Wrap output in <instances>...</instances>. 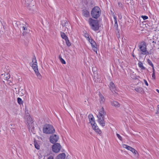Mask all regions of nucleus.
<instances>
[{
    "label": "nucleus",
    "mask_w": 159,
    "mask_h": 159,
    "mask_svg": "<svg viewBox=\"0 0 159 159\" xmlns=\"http://www.w3.org/2000/svg\"><path fill=\"white\" fill-rule=\"evenodd\" d=\"M106 114V112L104 111L103 107H102L99 110L98 114L97 116L98 122L102 127H104L105 125L104 118Z\"/></svg>",
    "instance_id": "1"
},
{
    "label": "nucleus",
    "mask_w": 159,
    "mask_h": 159,
    "mask_svg": "<svg viewBox=\"0 0 159 159\" xmlns=\"http://www.w3.org/2000/svg\"><path fill=\"white\" fill-rule=\"evenodd\" d=\"M89 23L91 29L94 31H97L99 30V24L97 20H95L90 18L89 19Z\"/></svg>",
    "instance_id": "2"
},
{
    "label": "nucleus",
    "mask_w": 159,
    "mask_h": 159,
    "mask_svg": "<svg viewBox=\"0 0 159 159\" xmlns=\"http://www.w3.org/2000/svg\"><path fill=\"white\" fill-rule=\"evenodd\" d=\"M141 52V54L144 55L151 54V53L148 52L147 50L146 43L144 41H142L139 43V46Z\"/></svg>",
    "instance_id": "3"
},
{
    "label": "nucleus",
    "mask_w": 159,
    "mask_h": 159,
    "mask_svg": "<svg viewBox=\"0 0 159 159\" xmlns=\"http://www.w3.org/2000/svg\"><path fill=\"white\" fill-rule=\"evenodd\" d=\"M55 129L53 127L49 124L45 125L43 128V132L47 134H50L55 132Z\"/></svg>",
    "instance_id": "4"
},
{
    "label": "nucleus",
    "mask_w": 159,
    "mask_h": 159,
    "mask_svg": "<svg viewBox=\"0 0 159 159\" xmlns=\"http://www.w3.org/2000/svg\"><path fill=\"white\" fill-rule=\"evenodd\" d=\"M101 14L100 8L98 7H95L91 11L92 16L95 19L98 18Z\"/></svg>",
    "instance_id": "5"
},
{
    "label": "nucleus",
    "mask_w": 159,
    "mask_h": 159,
    "mask_svg": "<svg viewBox=\"0 0 159 159\" xmlns=\"http://www.w3.org/2000/svg\"><path fill=\"white\" fill-rule=\"evenodd\" d=\"M25 120L26 122L28 125L29 128L33 127V121L32 118L30 116V115H27L25 116Z\"/></svg>",
    "instance_id": "6"
},
{
    "label": "nucleus",
    "mask_w": 159,
    "mask_h": 159,
    "mask_svg": "<svg viewBox=\"0 0 159 159\" xmlns=\"http://www.w3.org/2000/svg\"><path fill=\"white\" fill-rule=\"evenodd\" d=\"M122 146L124 148H126L127 150L131 151L134 154L135 156L136 157H138V156L139 154L138 152L134 148L125 144H123Z\"/></svg>",
    "instance_id": "7"
},
{
    "label": "nucleus",
    "mask_w": 159,
    "mask_h": 159,
    "mask_svg": "<svg viewBox=\"0 0 159 159\" xmlns=\"http://www.w3.org/2000/svg\"><path fill=\"white\" fill-rule=\"evenodd\" d=\"M30 64L32 67L35 72L38 70L37 66V62L35 57L33 58L32 63H31Z\"/></svg>",
    "instance_id": "8"
},
{
    "label": "nucleus",
    "mask_w": 159,
    "mask_h": 159,
    "mask_svg": "<svg viewBox=\"0 0 159 159\" xmlns=\"http://www.w3.org/2000/svg\"><path fill=\"white\" fill-rule=\"evenodd\" d=\"M61 146L59 143H56L54 144L52 147L53 151L55 153L58 152L61 149Z\"/></svg>",
    "instance_id": "9"
},
{
    "label": "nucleus",
    "mask_w": 159,
    "mask_h": 159,
    "mask_svg": "<svg viewBox=\"0 0 159 159\" xmlns=\"http://www.w3.org/2000/svg\"><path fill=\"white\" fill-rule=\"evenodd\" d=\"M59 139V136L56 134L51 135L50 137V141L51 143H56Z\"/></svg>",
    "instance_id": "10"
},
{
    "label": "nucleus",
    "mask_w": 159,
    "mask_h": 159,
    "mask_svg": "<svg viewBox=\"0 0 159 159\" xmlns=\"http://www.w3.org/2000/svg\"><path fill=\"white\" fill-rule=\"evenodd\" d=\"M89 42L91 44L93 50L95 52H97V48L96 47V43L92 39L89 38Z\"/></svg>",
    "instance_id": "11"
},
{
    "label": "nucleus",
    "mask_w": 159,
    "mask_h": 159,
    "mask_svg": "<svg viewBox=\"0 0 159 159\" xmlns=\"http://www.w3.org/2000/svg\"><path fill=\"white\" fill-rule=\"evenodd\" d=\"M88 118L89 119L90 122L91 123L92 125H93V124L95 123V119L93 115L91 114H89L88 116Z\"/></svg>",
    "instance_id": "12"
},
{
    "label": "nucleus",
    "mask_w": 159,
    "mask_h": 159,
    "mask_svg": "<svg viewBox=\"0 0 159 159\" xmlns=\"http://www.w3.org/2000/svg\"><path fill=\"white\" fill-rule=\"evenodd\" d=\"M109 87L110 88V90L112 92H114L116 93V89L115 85L112 82H111L110 83Z\"/></svg>",
    "instance_id": "13"
},
{
    "label": "nucleus",
    "mask_w": 159,
    "mask_h": 159,
    "mask_svg": "<svg viewBox=\"0 0 159 159\" xmlns=\"http://www.w3.org/2000/svg\"><path fill=\"white\" fill-rule=\"evenodd\" d=\"M111 104L112 106L115 107H119L120 106V104L116 101H111Z\"/></svg>",
    "instance_id": "14"
},
{
    "label": "nucleus",
    "mask_w": 159,
    "mask_h": 159,
    "mask_svg": "<svg viewBox=\"0 0 159 159\" xmlns=\"http://www.w3.org/2000/svg\"><path fill=\"white\" fill-rule=\"evenodd\" d=\"M28 25L27 24H25V25H23L21 26V28L22 30H24V32H28V30L27 29Z\"/></svg>",
    "instance_id": "15"
},
{
    "label": "nucleus",
    "mask_w": 159,
    "mask_h": 159,
    "mask_svg": "<svg viewBox=\"0 0 159 159\" xmlns=\"http://www.w3.org/2000/svg\"><path fill=\"white\" fill-rule=\"evenodd\" d=\"M83 15L86 17H88L89 16V13L88 11L86 10H82Z\"/></svg>",
    "instance_id": "16"
},
{
    "label": "nucleus",
    "mask_w": 159,
    "mask_h": 159,
    "mask_svg": "<svg viewBox=\"0 0 159 159\" xmlns=\"http://www.w3.org/2000/svg\"><path fill=\"white\" fill-rule=\"evenodd\" d=\"M100 98L99 100L101 104L103 103L105 101V99L103 96L101 94H100L99 95Z\"/></svg>",
    "instance_id": "17"
},
{
    "label": "nucleus",
    "mask_w": 159,
    "mask_h": 159,
    "mask_svg": "<svg viewBox=\"0 0 159 159\" xmlns=\"http://www.w3.org/2000/svg\"><path fill=\"white\" fill-rule=\"evenodd\" d=\"M66 157L65 153H62L59 154L57 156V159H64Z\"/></svg>",
    "instance_id": "18"
},
{
    "label": "nucleus",
    "mask_w": 159,
    "mask_h": 159,
    "mask_svg": "<svg viewBox=\"0 0 159 159\" xmlns=\"http://www.w3.org/2000/svg\"><path fill=\"white\" fill-rule=\"evenodd\" d=\"M134 90L139 93H142L143 92V89L142 87H137Z\"/></svg>",
    "instance_id": "19"
},
{
    "label": "nucleus",
    "mask_w": 159,
    "mask_h": 159,
    "mask_svg": "<svg viewBox=\"0 0 159 159\" xmlns=\"http://www.w3.org/2000/svg\"><path fill=\"white\" fill-rule=\"evenodd\" d=\"M35 72L38 78L40 80L42 78V76L39 72L38 70L37 71H35Z\"/></svg>",
    "instance_id": "20"
},
{
    "label": "nucleus",
    "mask_w": 159,
    "mask_h": 159,
    "mask_svg": "<svg viewBox=\"0 0 159 159\" xmlns=\"http://www.w3.org/2000/svg\"><path fill=\"white\" fill-rule=\"evenodd\" d=\"M139 67L142 69H145V67L143 66V63L140 61L138 64Z\"/></svg>",
    "instance_id": "21"
},
{
    "label": "nucleus",
    "mask_w": 159,
    "mask_h": 159,
    "mask_svg": "<svg viewBox=\"0 0 159 159\" xmlns=\"http://www.w3.org/2000/svg\"><path fill=\"white\" fill-rule=\"evenodd\" d=\"M61 36L62 38L64 39L65 40L68 39V38L66 35L64 33H61Z\"/></svg>",
    "instance_id": "22"
},
{
    "label": "nucleus",
    "mask_w": 159,
    "mask_h": 159,
    "mask_svg": "<svg viewBox=\"0 0 159 159\" xmlns=\"http://www.w3.org/2000/svg\"><path fill=\"white\" fill-rule=\"evenodd\" d=\"M92 125L93 129L95 130V131L97 130V129L98 128L96 123L93 124V125Z\"/></svg>",
    "instance_id": "23"
},
{
    "label": "nucleus",
    "mask_w": 159,
    "mask_h": 159,
    "mask_svg": "<svg viewBox=\"0 0 159 159\" xmlns=\"http://www.w3.org/2000/svg\"><path fill=\"white\" fill-rule=\"evenodd\" d=\"M65 41L66 44L68 46L70 47L71 46V44L68 39L65 40Z\"/></svg>",
    "instance_id": "24"
},
{
    "label": "nucleus",
    "mask_w": 159,
    "mask_h": 159,
    "mask_svg": "<svg viewBox=\"0 0 159 159\" xmlns=\"http://www.w3.org/2000/svg\"><path fill=\"white\" fill-rule=\"evenodd\" d=\"M17 102L19 104H22L23 103V101L20 98H17Z\"/></svg>",
    "instance_id": "25"
},
{
    "label": "nucleus",
    "mask_w": 159,
    "mask_h": 159,
    "mask_svg": "<svg viewBox=\"0 0 159 159\" xmlns=\"http://www.w3.org/2000/svg\"><path fill=\"white\" fill-rule=\"evenodd\" d=\"M60 61L61 63L63 64H66V62L61 57L60 58Z\"/></svg>",
    "instance_id": "26"
},
{
    "label": "nucleus",
    "mask_w": 159,
    "mask_h": 159,
    "mask_svg": "<svg viewBox=\"0 0 159 159\" xmlns=\"http://www.w3.org/2000/svg\"><path fill=\"white\" fill-rule=\"evenodd\" d=\"M148 64L150 66H151L152 67H153V66H154L153 65L152 62V61L150 60H149V59H148Z\"/></svg>",
    "instance_id": "27"
},
{
    "label": "nucleus",
    "mask_w": 159,
    "mask_h": 159,
    "mask_svg": "<svg viewBox=\"0 0 159 159\" xmlns=\"http://www.w3.org/2000/svg\"><path fill=\"white\" fill-rule=\"evenodd\" d=\"M141 18L143 19L144 20H145L148 19V17L146 16H142Z\"/></svg>",
    "instance_id": "28"
},
{
    "label": "nucleus",
    "mask_w": 159,
    "mask_h": 159,
    "mask_svg": "<svg viewBox=\"0 0 159 159\" xmlns=\"http://www.w3.org/2000/svg\"><path fill=\"white\" fill-rule=\"evenodd\" d=\"M95 132L97 133L100 134H101L102 133V132H101V130L99 129L98 128L97 129V130L95 131Z\"/></svg>",
    "instance_id": "29"
},
{
    "label": "nucleus",
    "mask_w": 159,
    "mask_h": 159,
    "mask_svg": "<svg viewBox=\"0 0 159 159\" xmlns=\"http://www.w3.org/2000/svg\"><path fill=\"white\" fill-rule=\"evenodd\" d=\"M116 135H117V137H118V139L122 141V137L120 136V135L119 134H117Z\"/></svg>",
    "instance_id": "30"
},
{
    "label": "nucleus",
    "mask_w": 159,
    "mask_h": 159,
    "mask_svg": "<svg viewBox=\"0 0 159 159\" xmlns=\"http://www.w3.org/2000/svg\"><path fill=\"white\" fill-rule=\"evenodd\" d=\"M35 147L37 149H39V145L37 143H35L34 144Z\"/></svg>",
    "instance_id": "31"
},
{
    "label": "nucleus",
    "mask_w": 159,
    "mask_h": 159,
    "mask_svg": "<svg viewBox=\"0 0 159 159\" xmlns=\"http://www.w3.org/2000/svg\"><path fill=\"white\" fill-rule=\"evenodd\" d=\"M5 77L6 79V80H8L10 78V76L9 75L7 74L6 75H5Z\"/></svg>",
    "instance_id": "32"
},
{
    "label": "nucleus",
    "mask_w": 159,
    "mask_h": 159,
    "mask_svg": "<svg viewBox=\"0 0 159 159\" xmlns=\"http://www.w3.org/2000/svg\"><path fill=\"white\" fill-rule=\"evenodd\" d=\"M152 77L154 79H155V78H156L155 73H154V72L152 73Z\"/></svg>",
    "instance_id": "33"
},
{
    "label": "nucleus",
    "mask_w": 159,
    "mask_h": 159,
    "mask_svg": "<svg viewBox=\"0 0 159 159\" xmlns=\"http://www.w3.org/2000/svg\"><path fill=\"white\" fill-rule=\"evenodd\" d=\"M113 18H114V21H115V22H117V19L116 17V16H115V15H113Z\"/></svg>",
    "instance_id": "34"
},
{
    "label": "nucleus",
    "mask_w": 159,
    "mask_h": 159,
    "mask_svg": "<svg viewBox=\"0 0 159 159\" xmlns=\"http://www.w3.org/2000/svg\"><path fill=\"white\" fill-rule=\"evenodd\" d=\"M53 155H50L47 159H53Z\"/></svg>",
    "instance_id": "35"
},
{
    "label": "nucleus",
    "mask_w": 159,
    "mask_h": 159,
    "mask_svg": "<svg viewBox=\"0 0 159 159\" xmlns=\"http://www.w3.org/2000/svg\"><path fill=\"white\" fill-rule=\"evenodd\" d=\"M25 116H26L27 115H29V113H28V111L27 110H26V109H25Z\"/></svg>",
    "instance_id": "36"
},
{
    "label": "nucleus",
    "mask_w": 159,
    "mask_h": 159,
    "mask_svg": "<svg viewBox=\"0 0 159 159\" xmlns=\"http://www.w3.org/2000/svg\"><path fill=\"white\" fill-rule=\"evenodd\" d=\"M143 81H144V83H145V84L147 86H148V83L147 81H146V80H144Z\"/></svg>",
    "instance_id": "37"
},
{
    "label": "nucleus",
    "mask_w": 159,
    "mask_h": 159,
    "mask_svg": "<svg viewBox=\"0 0 159 159\" xmlns=\"http://www.w3.org/2000/svg\"><path fill=\"white\" fill-rule=\"evenodd\" d=\"M115 27H116V28L118 27V24H117V22H115L114 25Z\"/></svg>",
    "instance_id": "38"
},
{
    "label": "nucleus",
    "mask_w": 159,
    "mask_h": 159,
    "mask_svg": "<svg viewBox=\"0 0 159 159\" xmlns=\"http://www.w3.org/2000/svg\"><path fill=\"white\" fill-rule=\"evenodd\" d=\"M158 109L157 110V112L158 113H159V105H158Z\"/></svg>",
    "instance_id": "39"
},
{
    "label": "nucleus",
    "mask_w": 159,
    "mask_h": 159,
    "mask_svg": "<svg viewBox=\"0 0 159 159\" xmlns=\"http://www.w3.org/2000/svg\"><path fill=\"white\" fill-rule=\"evenodd\" d=\"M152 73L154 72L155 73V70L154 68V66H153V67H152Z\"/></svg>",
    "instance_id": "40"
},
{
    "label": "nucleus",
    "mask_w": 159,
    "mask_h": 159,
    "mask_svg": "<svg viewBox=\"0 0 159 159\" xmlns=\"http://www.w3.org/2000/svg\"><path fill=\"white\" fill-rule=\"evenodd\" d=\"M85 37H87V38H89V35L88 34H85Z\"/></svg>",
    "instance_id": "41"
},
{
    "label": "nucleus",
    "mask_w": 159,
    "mask_h": 159,
    "mask_svg": "<svg viewBox=\"0 0 159 159\" xmlns=\"http://www.w3.org/2000/svg\"><path fill=\"white\" fill-rule=\"evenodd\" d=\"M119 5L120 7H121V5H122V4L121 3L120 4L119 3Z\"/></svg>",
    "instance_id": "42"
},
{
    "label": "nucleus",
    "mask_w": 159,
    "mask_h": 159,
    "mask_svg": "<svg viewBox=\"0 0 159 159\" xmlns=\"http://www.w3.org/2000/svg\"><path fill=\"white\" fill-rule=\"evenodd\" d=\"M156 91L159 93V90L158 89H156Z\"/></svg>",
    "instance_id": "43"
},
{
    "label": "nucleus",
    "mask_w": 159,
    "mask_h": 159,
    "mask_svg": "<svg viewBox=\"0 0 159 159\" xmlns=\"http://www.w3.org/2000/svg\"><path fill=\"white\" fill-rule=\"evenodd\" d=\"M132 56L134 57V53L132 54Z\"/></svg>",
    "instance_id": "44"
},
{
    "label": "nucleus",
    "mask_w": 159,
    "mask_h": 159,
    "mask_svg": "<svg viewBox=\"0 0 159 159\" xmlns=\"http://www.w3.org/2000/svg\"><path fill=\"white\" fill-rule=\"evenodd\" d=\"M152 43H156V42H154V41H153L152 42Z\"/></svg>",
    "instance_id": "45"
}]
</instances>
